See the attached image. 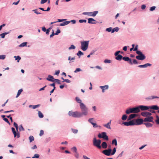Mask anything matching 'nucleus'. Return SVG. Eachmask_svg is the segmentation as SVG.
<instances>
[{
	"mask_svg": "<svg viewBox=\"0 0 159 159\" xmlns=\"http://www.w3.org/2000/svg\"><path fill=\"white\" fill-rule=\"evenodd\" d=\"M75 100L78 103H80V105L81 104V103H82L81 102V100L78 97H76L75 98Z\"/></svg>",
	"mask_w": 159,
	"mask_h": 159,
	"instance_id": "obj_30",
	"label": "nucleus"
},
{
	"mask_svg": "<svg viewBox=\"0 0 159 159\" xmlns=\"http://www.w3.org/2000/svg\"><path fill=\"white\" fill-rule=\"evenodd\" d=\"M70 23V21H66L61 23L60 24V26H63L68 25Z\"/></svg>",
	"mask_w": 159,
	"mask_h": 159,
	"instance_id": "obj_26",
	"label": "nucleus"
},
{
	"mask_svg": "<svg viewBox=\"0 0 159 159\" xmlns=\"http://www.w3.org/2000/svg\"><path fill=\"white\" fill-rule=\"evenodd\" d=\"M23 90L22 89H20L18 91L17 93V94L16 98H17L20 95L21 93L22 92Z\"/></svg>",
	"mask_w": 159,
	"mask_h": 159,
	"instance_id": "obj_35",
	"label": "nucleus"
},
{
	"mask_svg": "<svg viewBox=\"0 0 159 159\" xmlns=\"http://www.w3.org/2000/svg\"><path fill=\"white\" fill-rule=\"evenodd\" d=\"M33 11L37 14H40L41 13L39 12L38 11V10L37 9L33 10Z\"/></svg>",
	"mask_w": 159,
	"mask_h": 159,
	"instance_id": "obj_54",
	"label": "nucleus"
},
{
	"mask_svg": "<svg viewBox=\"0 0 159 159\" xmlns=\"http://www.w3.org/2000/svg\"><path fill=\"white\" fill-rule=\"evenodd\" d=\"M156 7L155 6L152 7L150 8V11H153L155 9Z\"/></svg>",
	"mask_w": 159,
	"mask_h": 159,
	"instance_id": "obj_60",
	"label": "nucleus"
},
{
	"mask_svg": "<svg viewBox=\"0 0 159 159\" xmlns=\"http://www.w3.org/2000/svg\"><path fill=\"white\" fill-rule=\"evenodd\" d=\"M93 118H90L89 119L88 121L89 122L91 123L93 126V127L95 128H97L98 127V125L95 123H94L93 122H91V120H93Z\"/></svg>",
	"mask_w": 159,
	"mask_h": 159,
	"instance_id": "obj_19",
	"label": "nucleus"
},
{
	"mask_svg": "<svg viewBox=\"0 0 159 159\" xmlns=\"http://www.w3.org/2000/svg\"><path fill=\"white\" fill-rule=\"evenodd\" d=\"M119 29V28L117 27L114 28L112 30L111 33H113L115 31L117 32L118 31Z\"/></svg>",
	"mask_w": 159,
	"mask_h": 159,
	"instance_id": "obj_34",
	"label": "nucleus"
},
{
	"mask_svg": "<svg viewBox=\"0 0 159 159\" xmlns=\"http://www.w3.org/2000/svg\"><path fill=\"white\" fill-rule=\"evenodd\" d=\"M112 144H114L116 146L117 145V142L116 139H115L112 141Z\"/></svg>",
	"mask_w": 159,
	"mask_h": 159,
	"instance_id": "obj_39",
	"label": "nucleus"
},
{
	"mask_svg": "<svg viewBox=\"0 0 159 159\" xmlns=\"http://www.w3.org/2000/svg\"><path fill=\"white\" fill-rule=\"evenodd\" d=\"M112 28L111 27L107 28L106 29V31H107L108 32H110L111 31H112Z\"/></svg>",
	"mask_w": 159,
	"mask_h": 159,
	"instance_id": "obj_51",
	"label": "nucleus"
},
{
	"mask_svg": "<svg viewBox=\"0 0 159 159\" xmlns=\"http://www.w3.org/2000/svg\"><path fill=\"white\" fill-rule=\"evenodd\" d=\"M98 13V11H95L93 12H89V16H95Z\"/></svg>",
	"mask_w": 159,
	"mask_h": 159,
	"instance_id": "obj_15",
	"label": "nucleus"
},
{
	"mask_svg": "<svg viewBox=\"0 0 159 159\" xmlns=\"http://www.w3.org/2000/svg\"><path fill=\"white\" fill-rule=\"evenodd\" d=\"M66 82L67 83H70V81L68 79H65L63 81V82Z\"/></svg>",
	"mask_w": 159,
	"mask_h": 159,
	"instance_id": "obj_59",
	"label": "nucleus"
},
{
	"mask_svg": "<svg viewBox=\"0 0 159 159\" xmlns=\"http://www.w3.org/2000/svg\"><path fill=\"white\" fill-rule=\"evenodd\" d=\"M78 56L79 57H80V56L83 55L84 54L83 52H82L81 51H80L78 52L77 54Z\"/></svg>",
	"mask_w": 159,
	"mask_h": 159,
	"instance_id": "obj_40",
	"label": "nucleus"
},
{
	"mask_svg": "<svg viewBox=\"0 0 159 159\" xmlns=\"http://www.w3.org/2000/svg\"><path fill=\"white\" fill-rule=\"evenodd\" d=\"M151 109L155 110H159V107H158L157 105H153L152 106V107H151ZM158 112L159 113V110L158 111Z\"/></svg>",
	"mask_w": 159,
	"mask_h": 159,
	"instance_id": "obj_21",
	"label": "nucleus"
},
{
	"mask_svg": "<svg viewBox=\"0 0 159 159\" xmlns=\"http://www.w3.org/2000/svg\"><path fill=\"white\" fill-rule=\"evenodd\" d=\"M60 32H61L60 30L59 29H58L57 30L56 33H55V34L56 35H58V34L60 33Z\"/></svg>",
	"mask_w": 159,
	"mask_h": 159,
	"instance_id": "obj_57",
	"label": "nucleus"
},
{
	"mask_svg": "<svg viewBox=\"0 0 159 159\" xmlns=\"http://www.w3.org/2000/svg\"><path fill=\"white\" fill-rule=\"evenodd\" d=\"M3 120L5 122H6L7 123H8V124L10 125V123L9 121H8V119L7 118H3Z\"/></svg>",
	"mask_w": 159,
	"mask_h": 159,
	"instance_id": "obj_53",
	"label": "nucleus"
},
{
	"mask_svg": "<svg viewBox=\"0 0 159 159\" xmlns=\"http://www.w3.org/2000/svg\"><path fill=\"white\" fill-rule=\"evenodd\" d=\"M75 47L73 45H71L69 47V49L70 50L71 49H75Z\"/></svg>",
	"mask_w": 159,
	"mask_h": 159,
	"instance_id": "obj_46",
	"label": "nucleus"
},
{
	"mask_svg": "<svg viewBox=\"0 0 159 159\" xmlns=\"http://www.w3.org/2000/svg\"><path fill=\"white\" fill-rule=\"evenodd\" d=\"M136 52V53L137 54L139 55H142L143 54V53L141 51H138V50Z\"/></svg>",
	"mask_w": 159,
	"mask_h": 159,
	"instance_id": "obj_56",
	"label": "nucleus"
},
{
	"mask_svg": "<svg viewBox=\"0 0 159 159\" xmlns=\"http://www.w3.org/2000/svg\"><path fill=\"white\" fill-rule=\"evenodd\" d=\"M100 88L102 90V92H104L105 90L107 89L108 88V86L107 85H105L104 86H100Z\"/></svg>",
	"mask_w": 159,
	"mask_h": 159,
	"instance_id": "obj_18",
	"label": "nucleus"
},
{
	"mask_svg": "<svg viewBox=\"0 0 159 159\" xmlns=\"http://www.w3.org/2000/svg\"><path fill=\"white\" fill-rule=\"evenodd\" d=\"M88 22L90 24H95V23L93 22V21H95L96 20L92 18H89L88 19Z\"/></svg>",
	"mask_w": 159,
	"mask_h": 159,
	"instance_id": "obj_22",
	"label": "nucleus"
},
{
	"mask_svg": "<svg viewBox=\"0 0 159 159\" xmlns=\"http://www.w3.org/2000/svg\"><path fill=\"white\" fill-rule=\"evenodd\" d=\"M38 115L39 118H42L43 117V114L40 111H38Z\"/></svg>",
	"mask_w": 159,
	"mask_h": 159,
	"instance_id": "obj_33",
	"label": "nucleus"
},
{
	"mask_svg": "<svg viewBox=\"0 0 159 159\" xmlns=\"http://www.w3.org/2000/svg\"><path fill=\"white\" fill-rule=\"evenodd\" d=\"M87 20H79V22L80 23L85 22L86 23Z\"/></svg>",
	"mask_w": 159,
	"mask_h": 159,
	"instance_id": "obj_49",
	"label": "nucleus"
},
{
	"mask_svg": "<svg viewBox=\"0 0 159 159\" xmlns=\"http://www.w3.org/2000/svg\"><path fill=\"white\" fill-rule=\"evenodd\" d=\"M6 58V55H0V59L4 60Z\"/></svg>",
	"mask_w": 159,
	"mask_h": 159,
	"instance_id": "obj_42",
	"label": "nucleus"
},
{
	"mask_svg": "<svg viewBox=\"0 0 159 159\" xmlns=\"http://www.w3.org/2000/svg\"><path fill=\"white\" fill-rule=\"evenodd\" d=\"M102 147L103 148L105 149L107 148V144L105 142H104L102 144Z\"/></svg>",
	"mask_w": 159,
	"mask_h": 159,
	"instance_id": "obj_23",
	"label": "nucleus"
},
{
	"mask_svg": "<svg viewBox=\"0 0 159 159\" xmlns=\"http://www.w3.org/2000/svg\"><path fill=\"white\" fill-rule=\"evenodd\" d=\"M75 57H73L71 58L70 57H68V60L69 61L74 60L75 59Z\"/></svg>",
	"mask_w": 159,
	"mask_h": 159,
	"instance_id": "obj_63",
	"label": "nucleus"
},
{
	"mask_svg": "<svg viewBox=\"0 0 159 159\" xmlns=\"http://www.w3.org/2000/svg\"><path fill=\"white\" fill-rule=\"evenodd\" d=\"M140 111V110L139 109L138 107H133L132 108H130L127 109L125 113L127 114H129L130 113H138Z\"/></svg>",
	"mask_w": 159,
	"mask_h": 159,
	"instance_id": "obj_2",
	"label": "nucleus"
},
{
	"mask_svg": "<svg viewBox=\"0 0 159 159\" xmlns=\"http://www.w3.org/2000/svg\"><path fill=\"white\" fill-rule=\"evenodd\" d=\"M153 117L152 116H148V117H146L144 118V122H153Z\"/></svg>",
	"mask_w": 159,
	"mask_h": 159,
	"instance_id": "obj_11",
	"label": "nucleus"
},
{
	"mask_svg": "<svg viewBox=\"0 0 159 159\" xmlns=\"http://www.w3.org/2000/svg\"><path fill=\"white\" fill-rule=\"evenodd\" d=\"M141 115L143 116L148 117L152 115L151 113L147 111H143L141 113Z\"/></svg>",
	"mask_w": 159,
	"mask_h": 159,
	"instance_id": "obj_12",
	"label": "nucleus"
},
{
	"mask_svg": "<svg viewBox=\"0 0 159 159\" xmlns=\"http://www.w3.org/2000/svg\"><path fill=\"white\" fill-rule=\"evenodd\" d=\"M40 106V105L38 104L36 105H30L29 106V107H32V108L33 109H35L36 108L39 107Z\"/></svg>",
	"mask_w": 159,
	"mask_h": 159,
	"instance_id": "obj_28",
	"label": "nucleus"
},
{
	"mask_svg": "<svg viewBox=\"0 0 159 159\" xmlns=\"http://www.w3.org/2000/svg\"><path fill=\"white\" fill-rule=\"evenodd\" d=\"M136 58L137 59L140 60H143L145 59L146 57L144 55L142 54L141 55H138L136 56Z\"/></svg>",
	"mask_w": 159,
	"mask_h": 159,
	"instance_id": "obj_14",
	"label": "nucleus"
},
{
	"mask_svg": "<svg viewBox=\"0 0 159 159\" xmlns=\"http://www.w3.org/2000/svg\"><path fill=\"white\" fill-rule=\"evenodd\" d=\"M44 134V131L42 130H41L40 131V133L39 134V135L40 136H42Z\"/></svg>",
	"mask_w": 159,
	"mask_h": 159,
	"instance_id": "obj_52",
	"label": "nucleus"
},
{
	"mask_svg": "<svg viewBox=\"0 0 159 159\" xmlns=\"http://www.w3.org/2000/svg\"><path fill=\"white\" fill-rule=\"evenodd\" d=\"M111 149H109L107 150H105L102 151V152L103 154L107 156H110L111 155Z\"/></svg>",
	"mask_w": 159,
	"mask_h": 159,
	"instance_id": "obj_10",
	"label": "nucleus"
},
{
	"mask_svg": "<svg viewBox=\"0 0 159 159\" xmlns=\"http://www.w3.org/2000/svg\"><path fill=\"white\" fill-rule=\"evenodd\" d=\"M133 64H136L138 63L137 61L135 59H133L132 62Z\"/></svg>",
	"mask_w": 159,
	"mask_h": 159,
	"instance_id": "obj_58",
	"label": "nucleus"
},
{
	"mask_svg": "<svg viewBox=\"0 0 159 159\" xmlns=\"http://www.w3.org/2000/svg\"><path fill=\"white\" fill-rule=\"evenodd\" d=\"M152 106H147L143 105H141L138 106V108L139 110H141L142 111H146L148 110L149 109H151Z\"/></svg>",
	"mask_w": 159,
	"mask_h": 159,
	"instance_id": "obj_7",
	"label": "nucleus"
},
{
	"mask_svg": "<svg viewBox=\"0 0 159 159\" xmlns=\"http://www.w3.org/2000/svg\"><path fill=\"white\" fill-rule=\"evenodd\" d=\"M71 149L75 153H76L77 152V148L75 147H74L73 148H72Z\"/></svg>",
	"mask_w": 159,
	"mask_h": 159,
	"instance_id": "obj_41",
	"label": "nucleus"
},
{
	"mask_svg": "<svg viewBox=\"0 0 159 159\" xmlns=\"http://www.w3.org/2000/svg\"><path fill=\"white\" fill-rule=\"evenodd\" d=\"M29 139L30 140V142H32L34 140V138L32 136H30L29 137Z\"/></svg>",
	"mask_w": 159,
	"mask_h": 159,
	"instance_id": "obj_38",
	"label": "nucleus"
},
{
	"mask_svg": "<svg viewBox=\"0 0 159 159\" xmlns=\"http://www.w3.org/2000/svg\"><path fill=\"white\" fill-rule=\"evenodd\" d=\"M111 120H110V121L108 122L107 124L103 125V126L107 129H111Z\"/></svg>",
	"mask_w": 159,
	"mask_h": 159,
	"instance_id": "obj_17",
	"label": "nucleus"
},
{
	"mask_svg": "<svg viewBox=\"0 0 159 159\" xmlns=\"http://www.w3.org/2000/svg\"><path fill=\"white\" fill-rule=\"evenodd\" d=\"M123 57L121 55H119L116 57V59L117 60L120 61L122 58L123 59Z\"/></svg>",
	"mask_w": 159,
	"mask_h": 159,
	"instance_id": "obj_24",
	"label": "nucleus"
},
{
	"mask_svg": "<svg viewBox=\"0 0 159 159\" xmlns=\"http://www.w3.org/2000/svg\"><path fill=\"white\" fill-rule=\"evenodd\" d=\"M14 57L15 58L16 60H17L18 62H19V61L21 59V57L19 56H15Z\"/></svg>",
	"mask_w": 159,
	"mask_h": 159,
	"instance_id": "obj_31",
	"label": "nucleus"
},
{
	"mask_svg": "<svg viewBox=\"0 0 159 159\" xmlns=\"http://www.w3.org/2000/svg\"><path fill=\"white\" fill-rule=\"evenodd\" d=\"M81 71V70L80 68H78L76 69L74 71V72L77 73L78 72H79Z\"/></svg>",
	"mask_w": 159,
	"mask_h": 159,
	"instance_id": "obj_55",
	"label": "nucleus"
},
{
	"mask_svg": "<svg viewBox=\"0 0 159 159\" xmlns=\"http://www.w3.org/2000/svg\"><path fill=\"white\" fill-rule=\"evenodd\" d=\"M81 111H82V115H84L85 116L88 114V108L83 103H81L80 105Z\"/></svg>",
	"mask_w": 159,
	"mask_h": 159,
	"instance_id": "obj_3",
	"label": "nucleus"
},
{
	"mask_svg": "<svg viewBox=\"0 0 159 159\" xmlns=\"http://www.w3.org/2000/svg\"><path fill=\"white\" fill-rule=\"evenodd\" d=\"M9 32L8 33H4L2 34H0V36H1V37L2 38H4L5 37V35L7 34H8Z\"/></svg>",
	"mask_w": 159,
	"mask_h": 159,
	"instance_id": "obj_32",
	"label": "nucleus"
},
{
	"mask_svg": "<svg viewBox=\"0 0 159 159\" xmlns=\"http://www.w3.org/2000/svg\"><path fill=\"white\" fill-rule=\"evenodd\" d=\"M144 124L146 125L147 127H152L153 125L152 124L149 123H144Z\"/></svg>",
	"mask_w": 159,
	"mask_h": 159,
	"instance_id": "obj_27",
	"label": "nucleus"
},
{
	"mask_svg": "<svg viewBox=\"0 0 159 159\" xmlns=\"http://www.w3.org/2000/svg\"><path fill=\"white\" fill-rule=\"evenodd\" d=\"M116 148H114L113 149V151H112V152L111 153V154L112 155H113L116 152Z\"/></svg>",
	"mask_w": 159,
	"mask_h": 159,
	"instance_id": "obj_50",
	"label": "nucleus"
},
{
	"mask_svg": "<svg viewBox=\"0 0 159 159\" xmlns=\"http://www.w3.org/2000/svg\"><path fill=\"white\" fill-rule=\"evenodd\" d=\"M14 126L15 127V128H16V130H17L18 129L17 124L16 122H14Z\"/></svg>",
	"mask_w": 159,
	"mask_h": 159,
	"instance_id": "obj_61",
	"label": "nucleus"
},
{
	"mask_svg": "<svg viewBox=\"0 0 159 159\" xmlns=\"http://www.w3.org/2000/svg\"><path fill=\"white\" fill-rule=\"evenodd\" d=\"M134 120V125H139L142 124L144 120L142 119H138L136 120Z\"/></svg>",
	"mask_w": 159,
	"mask_h": 159,
	"instance_id": "obj_8",
	"label": "nucleus"
},
{
	"mask_svg": "<svg viewBox=\"0 0 159 159\" xmlns=\"http://www.w3.org/2000/svg\"><path fill=\"white\" fill-rule=\"evenodd\" d=\"M152 66V64L150 63H146L143 65H140L138 66L139 67L142 68H146L148 66Z\"/></svg>",
	"mask_w": 159,
	"mask_h": 159,
	"instance_id": "obj_16",
	"label": "nucleus"
},
{
	"mask_svg": "<svg viewBox=\"0 0 159 159\" xmlns=\"http://www.w3.org/2000/svg\"><path fill=\"white\" fill-rule=\"evenodd\" d=\"M24 130L25 129H24V128H23V127L22 126V125H20V126L19 130L20 131H24Z\"/></svg>",
	"mask_w": 159,
	"mask_h": 159,
	"instance_id": "obj_48",
	"label": "nucleus"
},
{
	"mask_svg": "<svg viewBox=\"0 0 159 159\" xmlns=\"http://www.w3.org/2000/svg\"><path fill=\"white\" fill-rule=\"evenodd\" d=\"M89 41H84L81 42V48L84 51H86L88 48Z\"/></svg>",
	"mask_w": 159,
	"mask_h": 159,
	"instance_id": "obj_5",
	"label": "nucleus"
},
{
	"mask_svg": "<svg viewBox=\"0 0 159 159\" xmlns=\"http://www.w3.org/2000/svg\"><path fill=\"white\" fill-rule=\"evenodd\" d=\"M123 124L125 126H129L134 125V120H130L129 122H124Z\"/></svg>",
	"mask_w": 159,
	"mask_h": 159,
	"instance_id": "obj_9",
	"label": "nucleus"
},
{
	"mask_svg": "<svg viewBox=\"0 0 159 159\" xmlns=\"http://www.w3.org/2000/svg\"><path fill=\"white\" fill-rule=\"evenodd\" d=\"M47 1V0H41V4H43Z\"/></svg>",
	"mask_w": 159,
	"mask_h": 159,
	"instance_id": "obj_64",
	"label": "nucleus"
},
{
	"mask_svg": "<svg viewBox=\"0 0 159 159\" xmlns=\"http://www.w3.org/2000/svg\"><path fill=\"white\" fill-rule=\"evenodd\" d=\"M98 136L99 138H103L104 139L106 140H108V136L107 135V134L105 132H102L101 134H99Z\"/></svg>",
	"mask_w": 159,
	"mask_h": 159,
	"instance_id": "obj_6",
	"label": "nucleus"
},
{
	"mask_svg": "<svg viewBox=\"0 0 159 159\" xmlns=\"http://www.w3.org/2000/svg\"><path fill=\"white\" fill-rule=\"evenodd\" d=\"M11 129L14 135V137H15L16 136L17 134L16 131L15 129L14 128L12 127L11 128Z\"/></svg>",
	"mask_w": 159,
	"mask_h": 159,
	"instance_id": "obj_29",
	"label": "nucleus"
},
{
	"mask_svg": "<svg viewBox=\"0 0 159 159\" xmlns=\"http://www.w3.org/2000/svg\"><path fill=\"white\" fill-rule=\"evenodd\" d=\"M104 62L105 63H110L111 62V61L110 60L108 59H105Z\"/></svg>",
	"mask_w": 159,
	"mask_h": 159,
	"instance_id": "obj_45",
	"label": "nucleus"
},
{
	"mask_svg": "<svg viewBox=\"0 0 159 159\" xmlns=\"http://www.w3.org/2000/svg\"><path fill=\"white\" fill-rule=\"evenodd\" d=\"M39 155L38 154H35L34 155V156L32 157V158H38L39 157Z\"/></svg>",
	"mask_w": 159,
	"mask_h": 159,
	"instance_id": "obj_44",
	"label": "nucleus"
},
{
	"mask_svg": "<svg viewBox=\"0 0 159 159\" xmlns=\"http://www.w3.org/2000/svg\"><path fill=\"white\" fill-rule=\"evenodd\" d=\"M71 130L73 132L74 134H76L78 132V130L76 129H71Z\"/></svg>",
	"mask_w": 159,
	"mask_h": 159,
	"instance_id": "obj_43",
	"label": "nucleus"
},
{
	"mask_svg": "<svg viewBox=\"0 0 159 159\" xmlns=\"http://www.w3.org/2000/svg\"><path fill=\"white\" fill-rule=\"evenodd\" d=\"M157 120H155V121L157 124L159 125V117L158 116H157Z\"/></svg>",
	"mask_w": 159,
	"mask_h": 159,
	"instance_id": "obj_47",
	"label": "nucleus"
},
{
	"mask_svg": "<svg viewBox=\"0 0 159 159\" xmlns=\"http://www.w3.org/2000/svg\"><path fill=\"white\" fill-rule=\"evenodd\" d=\"M101 143V140L100 139L97 140L96 138H94L93 139V143L94 146L96 147L99 149L101 148V146L100 145Z\"/></svg>",
	"mask_w": 159,
	"mask_h": 159,
	"instance_id": "obj_4",
	"label": "nucleus"
},
{
	"mask_svg": "<svg viewBox=\"0 0 159 159\" xmlns=\"http://www.w3.org/2000/svg\"><path fill=\"white\" fill-rule=\"evenodd\" d=\"M54 81H56L58 84H61L60 80L58 79H54Z\"/></svg>",
	"mask_w": 159,
	"mask_h": 159,
	"instance_id": "obj_62",
	"label": "nucleus"
},
{
	"mask_svg": "<svg viewBox=\"0 0 159 159\" xmlns=\"http://www.w3.org/2000/svg\"><path fill=\"white\" fill-rule=\"evenodd\" d=\"M68 114L69 116L74 117H80L82 116V114L80 112L76 111H69Z\"/></svg>",
	"mask_w": 159,
	"mask_h": 159,
	"instance_id": "obj_1",
	"label": "nucleus"
},
{
	"mask_svg": "<svg viewBox=\"0 0 159 159\" xmlns=\"http://www.w3.org/2000/svg\"><path fill=\"white\" fill-rule=\"evenodd\" d=\"M27 44V42H24L20 44L19 45V47H23L25 46H26Z\"/></svg>",
	"mask_w": 159,
	"mask_h": 159,
	"instance_id": "obj_37",
	"label": "nucleus"
},
{
	"mask_svg": "<svg viewBox=\"0 0 159 159\" xmlns=\"http://www.w3.org/2000/svg\"><path fill=\"white\" fill-rule=\"evenodd\" d=\"M136 115L135 114H133L130 115L128 117V120H130L131 119L134 118L136 116Z\"/></svg>",
	"mask_w": 159,
	"mask_h": 159,
	"instance_id": "obj_25",
	"label": "nucleus"
},
{
	"mask_svg": "<svg viewBox=\"0 0 159 159\" xmlns=\"http://www.w3.org/2000/svg\"><path fill=\"white\" fill-rule=\"evenodd\" d=\"M123 59L125 61H127L128 63L131 64L132 65V61H131V60L130 58L128 57H123Z\"/></svg>",
	"mask_w": 159,
	"mask_h": 159,
	"instance_id": "obj_13",
	"label": "nucleus"
},
{
	"mask_svg": "<svg viewBox=\"0 0 159 159\" xmlns=\"http://www.w3.org/2000/svg\"><path fill=\"white\" fill-rule=\"evenodd\" d=\"M47 80L53 82L54 81V79L53 76L50 75L48 76V77L46 78Z\"/></svg>",
	"mask_w": 159,
	"mask_h": 159,
	"instance_id": "obj_20",
	"label": "nucleus"
},
{
	"mask_svg": "<svg viewBox=\"0 0 159 159\" xmlns=\"http://www.w3.org/2000/svg\"><path fill=\"white\" fill-rule=\"evenodd\" d=\"M127 117V116L126 115H124L122 117V120H126Z\"/></svg>",
	"mask_w": 159,
	"mask_h": 159,
	"instance_id": "obj_36",
	"label": "nucleus"
}]
</instances>
